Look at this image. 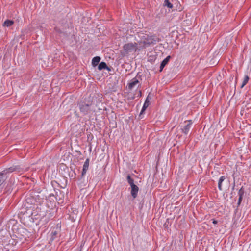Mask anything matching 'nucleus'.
<instances>
[{"label": "nucleus", "mask_w": 251, "mask_h": 251, "mask_svg": "<svg viewBox=\"0 0 251 251\" xmlns=\"http://www.w3.org/2000/svg\"><path fill=\"white\" fill-rule=\"evenodd\" d=\"M139 95L140 97H141V96H142V92L141 91H139Z\"/></svg>", "instance_id": "22"}, {"label": "nucleus", "mask_w": 251, "mask_h": 251, "mask_svg": "<svg viewBox=\"0 0 251 251\" xmlns=\"http://www.w3.org/2000/svg\"><path fill=\"white\" fill-rule=\"evenodd\" d=\"M131 194L133 198H136L137 196L138 192L139 191V188L136 185H132L131 186Z\"/></svg>", "instance_id": "8"}, {"label": "nucleus", "mask_w": 251, "mask_h": 251, "mask_svg": "<svg viewBox=\"0 0 251 251\" xmlns=\"http://www.w3.org/2000/svg\"><path fill=\"white\" fill-rule=\"evenodd\" d=\"M101 58L99 56L94 57L92 60V65L94 67H96L99 64Z\"/></svg>", "instance_id": "14"}, {"label": "nucleus", "mask_w": 251, "mask_h": 251, "mask_svg": "<svg viewBox=\"0 0 251 251\" xmlns=\"http://www.w3.org/2000/svg\"><path fill=\"white\" fill-rule=\"evenodd\" d=\"M171 58V56L170 55L168 56L166 58H165L161 63L160 66V72H162L164 67L168 63Z\"/></svg>", "instance_id": "11"}, {"label": "nucleus", "mask_w": 251, "mask_h": 251, "mask_svg": "<svg viewBox=\"0 0 251 251\" xmlns=\"http://www.w3.org/2000/svg\"><path fill=\"white\" fill-rule=\"evenodd\" d=\"M186 125L183 128H181L182 132L185 135H187L189 132V130L193 124L192 120H188L185 121Z\"/></svg>", "instance_id": "5"}, {"label": "nucleus", "mask_w": 251, "mask_h": 251, "mask_svg": "<svg viewBox=\"0 0 251 251\" xmlns=\"http://www.w3.org/2000/svg\"><path fill=\"white\" fill-rule=\"evenodd\" d=\"M244 194H245V190H244V189L243 188V187L242 186L239 189V190L238 191V194L239 196V199H238V203H237L238 206H239L240 205V204L242 201L243 197Z\"/></svg>", "instance_id": "9"}, {"label": "nucleus", "mask_w": 251, "mask_h": 251, "mask_svg": "<svg viewBox=\"0 0 251 251\" xmlns=\"http://www.w3.org/2000/svg\"><path fill=\"white\" fill-rule=\"evenodd\" d=\"M98 69L99 70H102L103 69H106L108 71L110 70V69L107 66L106 63L104 62H101L99 64Z\"/></svg>", "instance_id": "13"}, {"label": "nucleus", "mask_w": 251, "mask_h": 251, "mask_svg": "<svg viewBox=\"0 0 251 251\" xmlns=\"http://www.w3.org/2000/svg\"><path fill=\"white\" fill-rule=\"evenodd\" d=\"M89 165V159L87 158L85 160V161L83 164V166L82 171L81 173V176L82 177H83L84 175H85V174L87 172V171L88 169Z\"/></svg>", "instance_id": "10"}, {"label": "nucleus", "mask_w": 251, "mask_h": 251, "mask_svg": "<svg viewBox=\"0 0 251 251\" xmlns=\"http://www.w3.org/2000/svg\"><path fill=\"white\" fill-rule=\"evenodd\" d=\"M59 233L58 229L57 228L56 230H52L51 233V237L50 239V241H52L55 239L57 237V235Z\"/></svg>", "instance_id": "15"}, {"label": "nucleus", "mask_w": 251, "mask_h": 251, "mask_svg": "<svg viewBox=\"0 0 251 251\" xmlns=\"http://www.w3.org/2000/svg\"><path fill=\"white\" fill-rule=\"evenodd\" d=\"M234 187H235V183H234V185H233V186L232 187V190H233L234 189Z\"/></svg>", "instance_id": "23"}, {"label": "nucleus", "mask_w": 251, "mask_h": 251, "mask_svg": "<svg viewBox=\"0 0 251 251\" xmlns=\"http://www.w3.org/2000/svg\"><path fill=\"white\" fill-rule=\"evenodd\" d=\"M123 50L120 52L122 57L126 56L132 52H136L137 50V44L136 43H129L125 44L123 47Z\"/></svg>", "instance_id": "3"}, {"label": "nucleus", "mask_w": 251, "mask_h": 251, "mask_svg": "<svg viewBox=\"0 0 251 251\" xmlns=\"http://www.w3.org/2000/svg\"><path fill=\"white\" fill-rule=\"evenodd\" d=\"M127 181L130 186H132V185H135L134 183V180L129 175L127 176Z\"/></svg>", "instance_id": "19"}, {"label": "nucleus", "mask_w": 251, "mask_h": 251, "mask_svg": "<svg viewBox=\"0 0 251 251\" xmlns=\"http://www.w3.org/2000/svg\"><path fill=\"white\" fill-rule=\"evenodd\" d=\"M166 6L169 8H172L173 7V4L170 2L169 0H165L163 7L160 9V11L163 15H164L166 12Z\"/></svg>", "instance_id": "6"}, {"label": "nucleus", "mask_w": 251, "mask_h": 251, "mask_svg": "<svg viewBox=\"0 0 251 251\" xmlns=\"http://www.w3.org/2000/svg\"><path fill=\"white\" fill-rule=\"evenodd\" d=\"M14 24V22L12 20H6L3 24V26L4 27H9Z\"/></svg>", "instance_id": "17"}, {"label": "nucleus", "mask_w": 251, "mask_h": 251, "mask_svg": "<svg viewBox=\"0 0 251 251\" xmlns=\"http://www.w3.org/2000/svg\"><path fill=\"white\" fill-rule=\"evenodd\" d=\"M226 179V177L225 176H221L219 179V181H218V189H219V190L220 191H222L223 189H222V182H223V181Z\"/></svg>", "instance_id": "16"}, {"label": "nucleus", "mask_w": 251, "mask_h": 251, "mask_svg": "<svg viewBox=\"0 0 251 251\" xmlns=\"http://www.w3.org/2000/svg\"><path fill=\"white\" fill-rule=\"evenodd\" d=\"M249 80V77L248 75H245L244 77V80H243L242 84L241 86V88H243L244 86L247 84Z\"/></svg>", "instance_id": "18"}, {"label": "nucleus", "mask_w": 251, "mask_h": 251, "mask_svg": "<svg viewBox=\"0 0 251 251\" xmlns=\"http://www.w3.org/2000/svg\"><path fill=\"white\" fill-rule=\"evenodd\" d=\"M139 37L140 38V43L143 44V47L146 48L151 45L155 44L159 41L158 38L155 36L149 35L143 33H140Z\"/></svg>", "instance_id": "2"}, {"label": "nucleus", "mask_w": 251, "mask_h": 251, "mask_svg": "<svg viewBox=\"0 0 251 251\" xmlns=\"http://www.w3.org/2000/svg\"><path fill=\"white\" fill-rule=\"evenodd\" d=\"M24 170V168L21 165H13L8 168L4 170L1 172L3 173L4 175H6L8 173H12L14 171L20 172Z\"/></svg>", "instance_id": "4"}, {"label": "nucleus", "mask_w": 251, "mask_h": 251, "mask_svg": "<svg viewBox=\"0 0 251 251\" xmlns=\"http://www.w3.org/2000/svg\"><path fill=\"white\" fill-rule=\"evenodd\" d=\"M150 99H151V98H150V94H149L146 99L145 102L142 107V110L140 113V114H139L140 117L141 116V115H142L144 113V111L146 110V109L149 106V105L150 104Z\"/></svg>", "instance_id": "7"}, {"label": "nucleus", "mask_w": 251, "mask_h": 251, "mask_svg": "<svg viewBox=\"0 0 251 251\" xmlns=\"http://www.w3.org/2000/svg\"><path fill=\"white\" fill-rule=\"evenodd\" d=\"M212 220L213 224H214L215 225L217 224V223H218L217 221L215 220V219H212Z\"/></svg>", "instance_id": "21"}, {"label": "nucleus", "mask_w": 251, "mask_h": 251, "mask_svg": "<svg viewBox=\"0 0 251 251\" xmlns=\"http://www.w3.org/2000/svg\"><path fill=\"white\" fill-rule=\"evenodd\" d=\"M139 81L136 78V77L133 78L130 83H128V89L130 90H131L133 89L134 86L137 85L138 83H139Z\"/></svg>", "instance_id": "12"}, {"label": "nucleus", "mask_w": 251, "mask_h": 251, "mask_svg": "<svg viewBox=\"0 0 251 251\" xmlns=\"http://www.w3.org/2000/svg\"><path fill=\"white\" fill-rule=\"evenodd\" d=\"M55 31L58 33H60V34H63L64 35H66V36H67V34L65 33V32H64L63 31H62V30H61L59 28H58V27H55Z\"/></svg>", "instance_id": "20"}, {"label": "nucleus", "mask_w": 251, "mask_h": 251, "mask_svg": "<svg viewBox=\"0 0 251 251\" xmlns=\"http://www.w3.org/2000/svg\"><path fill=\"white\" fill-rule=\"evenodd\" d=\"M80 112L83 116L91 118L96 110V106L90 97L86 98L77 103Z\"/></svg>", "instance_id": "1"}]
</instances>
